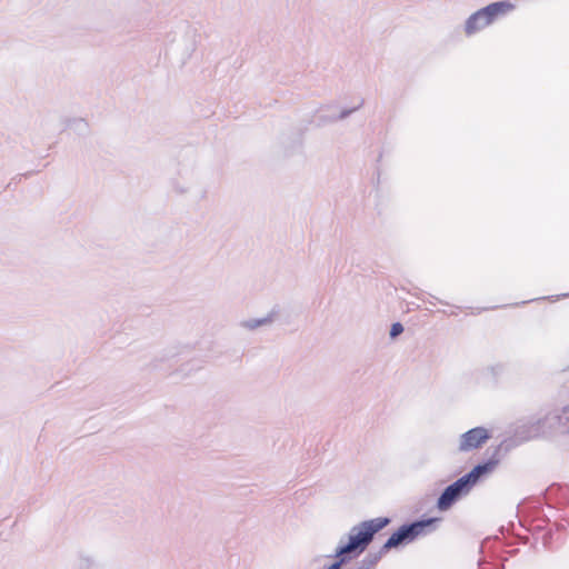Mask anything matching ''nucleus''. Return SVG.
Masks as SVG:
<instances>
[{
	"label": "nucleus",
	"mask_w": 569,
	"mask_h": 569,
	"mask_svg": "<svg viewBox=\"0 0 569 569\" xmlns=\"http://www.w3.org/2000/svg\"><path fill=\"white\" fill-rule=\"evenodd\" d=\"M389 523V518L379 517L362 521L359 525L353 526L349 532L348 542L337 547L336 556H350L351 553L359 555L363 552L373 540L375 535L387 527Z\"/></svg>",
	"instance_id": "2"
},
{
	"label": "nucleus",
	"mask_w": 569,
	"mask_h": 569,
	"mask_svg": "<svg viewBox=\"0 0 569 569\" xmlns=\"http://www.w3.org/2000/svg\"><path fill=\"white\" fill-rule=\"evenodd\" d=\"M513 9L515 4L509 1H497L477 10L465 22L466 36L476 34Z\"/></svg>",
	"instance_id": "3"
},
{
	"label": "nucleus",
	"mask_w": 569,
	"mask_h": 569,
	"mask_svg": "<svg viewBox=\"0 0 569 569\" xmlns=\"http://www.w3.org/2000/svg\"><path fill=\"white\" fill-rule=\"evenodd\" d=\"M489 432L483 427H476L460 436L459 451L468 452L481 447L488 439Z\"/></svg>",
	"instance_id": "6"
},
{
	"label": "nucleus",
	"mask_w": 569,
	"mask_h": 569,
	"mask_svg": "<svg viewBox=\"0 0 569 569\" xmlns=\"http://www.w3.org/2000/svg\"><path fill=\"white\" fill-rule=\"evenodd\" d=\"M336 558H338L337 561H335L332 565H330L329 567H327L326 569H341V567L348 561V559L350 558L348 555H342V556H336Z\"/></svg>",
	"instance_id": "12"
},
{
	"label": "nucleus",
	"mask_w": 569,
	"mask_h": 569,
	"mask_svg": "<svg viewBox=\"0 0 569 569\" xmlns=\"http://www.w3.org/2000/svg\"><path fill=\"white\" fill-rule=\"evenodd\" d=\"M403 332V326L400 322H396L391 326L390 337L396 338Z\"/></svg>",
	"instance_id": "13"
},
{
	"label": "nucleus",
	"mask_w": 569,
	"mask_h": 569,
	"mask_svg": "<svg viewBox=\"0 0 569 569\" xmlns=\"http://www.w3.org/2000/svg\"><path fill=\"white\" fill-rule=\"evenodd\" d=\"M497 465L498 460L496 459L479 463L471 471L449 485L439 496L437 508L440 511L449 510L459 499L468 496L479 479L492 472Z\"/></svg>",
	"instance_id": "1"
},
{
	"label": "nucleus",
	"mask_w": 569,
	"mask_h": 569,
	"mask_svg": "<svg viewBox=\"0 0 569 569\" xmlns=\"http://www.w3.org/2000/svg\"><path fill=\"white\" fill-rule=\"evenodd\" d=\"M200 182V173L194 157L179 163L176 176L171 179V188L178 194H186Z\"/></svg>",
	"instance_id": "5"
},
{
	"label": "nucleus",
	"mask_w": 569,
	"mask_h": 569,
	"mask_svg": "<svg viewBox=\"0 0 569 569\" xmlns=\"http://www.w3.org/2000/svg\"><path fill=\"white\" fill-rule=\"evenodd\" d=\"M78 569H102L99 561L91 555L81 553L77 561Z\"/></svg>",
	"instance_id": "8"
},
{
	"label": "nucleus",
	"mask_w": 569,
	"mask_h": 569,
	"mask_svg": "<svg viewBox=\"0 0 569 569\" xmlns=\"http://www.w3.org/2000/svg\"><path fill=\"white\" fill-rule=\"evenodd\" d=\"M67 128L77 134H86L88 132V122L82 118L70 119L67 123Z\"/></svg>",
	"instance_id": "9"
},
{
	"label": "nucleus",
	"mask_w": 569,
	"mask_h": 569,
	"mask_svg": "<svg viewBox=\"0 0 569 569\" xmlns=\"http://www.w3.org/2000/svg\"><path fill=\"white\" fill-rule=\"evenodd\" d=\"M383 550L381 549L380 552H376V553H372V552H369L366 555V557L362 559V565L367 568L369 567H372L375 565H377V562L380 560L381 558V552Z\"/></svg>",
	"instance_id": "10"
},
{
	"label": "nucleus",
	"mask_w": 569,
	"mask_h": 569,
	"mask_svg": "<svg viewBox=\"0 0 569 569\" xmlns=\"http://www.w3.org/2000/svg\"><path fill=\"white\" fill-rule=\"evenodd\" d=\"M335 116H325V114H320L318 116L317 120H318V124L319 126H323V124H327V123H331L332 121H330Z\"/></svg>",
	"instance_id": "14"
},
{
	"label": "nucleus",
	"mask_w": 569,
	"mask_h": 569,
	"mask_svg": "<svg viewBox=\"0 0 569 569\" xmlns=\"http://www.w3.org/2000/svg\"><path fill=\"white\" fill-rule=\"evenodd\" d=\"M438 518H428L416 520L410 523L402 525L395 531L385 542L382 550L388 551L402 545L415 541L418 537L426 536L436 530Z\"/></svg>",
	"instance_id": "4"
},
{
	"label": "nucleus",
	"mask_w": 569,
	"mask_h": 569,
	"mask_svg": "<svg viewBox=\"0 0 569 569\" xmlns=\"http://www.w3.org/2000/svg\"><path fill=\"white\" fill-rule=\"evenodd\" d=\"M274 316L272 312L262 318L244 319L239 322V326L246 330L253 331L260 327L268 326L273 322Z\"/></svg>",
	"instance_id": "7"
},
{
	"label": "nucleus",
	"mask_w": 569,
	"mask_h": 569,
	"mask_svg": "<svg viewBox=\"0 0 569 569\" xmlns=\"http://www.w3.org/2000/svg\"><path fill=\"white\" fill-rule=\"evenodd\" d=\"M362 104H363V100H361V102L357 107H355L352 109H345V110H342L338 116L333 117L330 121H338V120L346 119L352 112L357 111Z\"/></svg>",
	"instance_id": "11"
}]
</instances>
